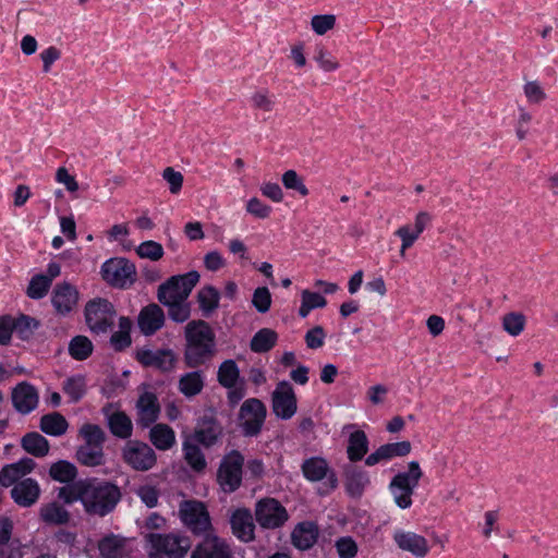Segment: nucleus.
<instances>
[{
	"instance_id": "nucleus-30",
	"label": "nucleus",
	"mask_w": 558,
	"mask_h": 558,
	"mask_svg": "<svg viewBox=\"0 0 558 558\" xmlns=\"http://www.w3.org/2000/svg\"><path fill=\"white\" fill-rule=\"evenodd\" d=\"M110 432L121 439H128L132 436L133 424L129 415L122 411L107 413Z\"/></svg>"
},
{
	"instance_id": "nucleus-1",
	"label": "nucleus",
	"mask_w": 558,
	"mask_h": 558,
	"mask_svg": "<svg viewBox=\"0 0 558 558\" xmlns=\"http://www.w3.org/2000/svg\"><path fill=\"white\" fill-rule=\"evenodd\" d=\"M60 496L68 504L81 501L86 513L90 515L105 517L116 508L121 493L119 487L110 482L90 478L71 485L66 495L63 488Z\"/></svg>"
},
{
	"instance_id": "nucleus-40",
	"label": "nucleus",
	"mask_w": 558,
	"mask_h": 558,
	"mask_svg": "<svg viewBox=\"0 0 558 558\" xmlns=\"http://www.w3.org/2000/svg\"><path fill=\"white\" fill-rule=\"evenodd\" d=\"M93 350V342L86 336H75L69 343V354L76 361L88 359Z\"/></svg>"
},
{
	"instance_id": "nucleus-17",
	"label": "nucleus",
	"mask_w": 558,
	"mask_h": 558,
	"mask_svg": "<svg viewBox=\"0 0 558 558\" xmlns=\"http://www.w3.org/2000/svg\"><path fill=\"white\" fill-rule=\"evenodd\" d=\"M38 402V391L33 385L22 381L13 388L12 403L17 412L28 414L37 408Z\"/></svg>"
},
{
	"instance_id": "nucleus-41",
	"label": "nucleus",
	"mask_w": 558,
	"mask_h": 558,
	"mask_svg": "<svg viewBox=\"0 0 558 558\" xmlns=\"http://www.w3.org/2000/svg\"><path fill=\"white\" fill-rule=\"evenodd\" d=\"M49 474L57 482L69 483L76 477L77 471L74 464L60 460L50 466Z\"/></svg>"
},
{
	"instance_id": "nucleus-39",
	"label": "nucleus",
	"mask_w": 558,
	"mask_h": 558,
	"mask_svg": "<svg viewBox=\"0 0 558 558\" xmlns=\"http://www.w3.org/2000/svg\"><path fill=\"white\" fill-rule=\"evenodd\" d=\"M204 387V378L201 372H191L183 375L179 380V390L185 397L198 395Z\"/></svg>"
},
{
	"instance_id": "nucleus-25",
	"label": "nucleus",
	"mask_w": 558,
	"mask_h": 558,
	"mask_svg": "<svg viewBox=\"0 0 558 558\" xmlns=\"http://www.w3.org/2000/svg\"><path fill=\"white\" fill-rule=\"evenodd\" d=\"M231 527L240 541L247 543L254 539L255 525L248 510H236L231 517Z\"/></svg>"
},
{
	"instance_id": "nucleus-58",
	"label": "nucleus",
	"mask_w": 558,
	"mask_h": 558,
	"mask_svg": "<svg viewBox=\"0 0 558 558\" xmlns=\"http://www.w3.org/2000/svg\"><path fill=\"white\" fill-rule=\"evenodd\" d=\"M305 342L307 348L312 350L319 349L324 345L326 333L320 326H315L314 328L310 329L305 333Z\"/></svg>"
},
{
	"instance_id": "nucleus-36",
	"label": "nucleus",
	"mask_w": 558,
	"mask_h": 558,
	"mask_svg": "<svg viewBox=\"0 0 558 558\" xmlns=\"http://www.w3.org/2000/svg\"><path fill=\"white\" fill-rule=\"evenodd\" d=\"M278 340L276 331L269 328L258 330L252 338L250 347L253 352L264 353L271 350Z\"/></svg>"
},
{
	"instance_id": "nucleus-62",
	"label": "nucleus",
	"mask_w": 558,
	"mask_h": 558,
	"mask_svg": "<svg viewBox=\"0 0 558 558\" xmlns=\"http://www.w3.org/2000/svg\"><path fill=\"white\" fill-rule=\"evenodd\" d=\"M165 305L169 307L170 318L177 323H183L190 317V306L185 301Z\"/></svg>"
},
{
	"instance_id": "nucleus-23",
	"label": "nucleus",
	"mask_w": 558,
	"mask_h": 558,
	"mask_svg": "<svg viewBox=\"0 0 558 558\" xmlns=\"http://www.w3.org/2000/svg\"><path fill=\"white\" fill-rule=\"evenodd\" d=\"M35 468V462L31 458H23L20 461L4 466L0 472V484L9 487L22 481L26 474Z\"/></svg>"
},
{
	"instance_id": "nucleus-32",
	"label": "nucleus",
	"mask_w": 558,
	"mask_h": 558,
	"mask_svg": "<svg viewBox=\"0 0 558 558\" xmlns=\"http://www.w3.org/2000/svg\"><path fill=\"white\" fill-rule=\"evenodd\" d=\"M367 450L368 439L366 434L363 430H355L351 433L347 447L348 459L351 462L360 461L367 453Z\"/></svg>"
},
{
	"instance_id": "nucleus-4",
	"label": "nucleus",
	"mask_w": 558,
	"mask_h": 558,
	"mask_svg": "<svg viewBox=\"0 0 558 558\" xmlns=\"http://www.w3.org/2000/svg\"><path fill=\"white\" fill-rule=\"evenodd\" d=\"M423 471L417 461L408 464V471L399 472L389 484V490L396 505L401 509H408L412 505V495L418 486Z\"/></svg>"
},
{
	"instance_id": "nucleus-21",
	"label": "nucleus",
	"mask_w": 558,
	"mask_h": 558,
	"mask_svg": "<svg viewBox=\"0 0 558 558\" xmlns=\"http://www.w3.org/2000/svg\"><path fill=\"white\" fill-rule=\"evenodd\" d=\"M39 495V485L33 478H25L17 482L11 490L13 500L22 507L34 505L38 500Z\"/></svg>"
},
{
	"instance_id": "nucleus-31",
	"label": "nucleus",
	"mask_w": 558,
	"mask_h": 558,
	"mask_svg": "<svg viewBox=\"0 0 558 558\" xmlns=\"http://www.w3.org/2000/svg\"><path fill=\"white\" fill-rule=\"evenodd\" d=\"M301 469L304 477L311 482L322 481L330 471L327 460L322 457H312L304 460Z\"/></svg>"
},
{
	"instance_id": "nucleus-61",
	"label": "nucleus",
	"mask_w": 558,
	"mask_h": 558,
	"mask_svg": "<svg viewBox=\"0 0 558 558\" xmlns=\"http://www.w3.org/2000/svg\"><path fill=\"white\" fill-rule=\"evenodd\" d=\"M136 495L147 507L154 508L158 504L159 493L151 485H143L136 489Z\"/></svg>"
},
{
	"instance_id": "nucleus-27",
	"label": "nucleus",
	"mask_w": 558,
	"mask_h": 558,
	"mask_svg": "<svg viewBox=\"0 0 558 558\" xmlns=\"http://www.w3.org/2000/svg\"><path fill=\"white\" fill-rule=\"evenodd\" d=\"M317 537V525L308 521L299 523L291 534L293 545L301 550L311 548L316 543Z\"/></svg>"
},
{
	"instance_id": "nucleus-44",
	"label": "nucleus",
	"mask_w": 558,
	"mask_h": 558,
	"mask_svg": "<svg viewBox=\"0 0 558 558\" xmlns=\"http://www.w3.org/2000/svg\"><path fill=\"white\" fill-rule=\"evenodd\" d=\"M63 390L74 402L78 401L86 390V380L82 375L69 377L63 383Z\"/></svg>"
},
{
	"instance_id": "nucleus-52",
	"label": "nucleus",
	"mask_w": 558,
	"mask_h": 558,
	"mask_svg": "<svg viewBox=\"0 0 558 558\" xmlns=\"http://www.w3.org/2000/svg\"><path fill=\"white\" fill-rule=\"evenodd\" d=\"M339 558H354L357 554L359 547L356 542L351 536H342L335 543Z\"/></svg>"
},
{
	"instance_id": "nucleus-57",
	"label": "nucleus",
	"mask_w": 558,
	"mask_h": 558,
	"mask_svg": "<svg viewBox=\"0 0 558 558\" xmlns=\"http://www.w3.org/2000/svg\"><path fill=\"white\" fill-rule=\"evenodd\" d=\"M251 101L254 108L263 111H271L275 107V97L268 92H256L252 95Z\"/></svg>"
},
{
	"instance_id": "nucleus-13",
	"label": "nucleus",
	"mask_w": 558,
	"mask_h": 558,
	"mask_svg": "<svg viewBox=\"0 0 558 558\" xmlns=\"http://www.w3.org/2000/svg\"><path fill=\"white\" fill-rule=\"evenodd\" d=\"M50 300L58 315L68 316L77 307L80 292L72 283L62 281L53 287Z\"/></svg>"
},
{
	"instance_id": "nucleus-59",
	"label": "nucleus",
	"mask_w": 558,
	"mask_h": 558,
	"mask_svg": "<svg viewBox=\"0 0 558 558\" xmlns=\"http://www.w3.org/2000/svg\"><path fill=\"white\" fill-rule=\"evenodd\" d=\"M162 178L168 183L172 194H178L181 191L183 184V175L181 172L168 167L163 170Z\"/></svg>"
},
{
	"instance_id": "nucleus-33",
	"label": "nucleus",
	"mask_w": 558,
	"mask_h": 558,
	"mask_svg": "<svg viewBox=\"0 0 558 558\" xmlns=\"http://www.w3.org/2000/svg\"><path fill=\"white\" fill-rule=\"evenodd\" d=\"M182 450L185 462L196 472H202L206 469L207 462L199 447L187 438L183 441Z\"/></svg>"
},
{
	"instance_id": "nucleus-11",
	"label": "nucleus",
	"mask_w": 558,
	"mask_h": 558,
	"mask_svg": "<svg viewBox=\"0 0 558 558\" xmlns=\"http://www.w3.org/2000/svg\"><path fill=\"white\" fill-rule=\"evenodd\" d=\"M122 458L129 466L136 471H148L157 462L154 449L138 440H130L124 445Z\"/></svg>"
},
{
	"instance_id": "nucleus-46",
	"label": "nucleus",
	"mask_w": 558,
	"mask_h": 558,
	"mask_svg": "<svg viewBox=\"0 0 558 558\" xmlns=\"http://www.w3.org/2000/svg\"><path fill=\"white\" fill-rule=\"evenodd\" d=\"M136 253L141 258H146L156 262L163 256V247L160 243L149 240L142 242L136 247Z\"/></svg>"
},
{
	"instance_id": "nucleus-7",
	"label": "nucleus",
	"mask_w": 558,
	"mask_h": 558,
	"mask_svg": "<svg viewBox=\"0 0 558 558\" xmlns=\"http://www.w3.org/2000/svg\"><path fill=\"white\" fill-rule=\"evenodd\" d=\"M179 518L183 525L195 535H205L211 529L209 513L202 501H182L179 507Z\"/></svg>"
},
{
	"instance_id": "nucleus-2",
	"label": "nucleus",
	"mask_w": 558,
	"mask_h": 558,
	"mask_svg": "<svg viewBox=\"0 0 558 558\" xmlns=\"http://www.w3.org/2000/svg\"><path fill=\"white\" fill-rule=\"evenodd\" d=\"M185 339L184 360L190 367L202 365L215 352V333L204 320L190 322L185 326Z\"/></svg>"
},
{
	"instance_id": "nucleus-5",
	"label": "nucleus",
	"mask_w": 558,
	"mask_h": 558,
	"mask_svg": "<svg viewBox=\"0 0 558 558\" xmlns=\"http://www.w3.org/2000/svg\"><path fill=\"white\" fill-rule=\"evenodd\" d=\"M84 316L92 332L106 333L113 326L117 313L108 300L96 298L86 303Z\"/></svg>"
},
{
	"instance_id": "nucleus-12",
	"label": "nucleus",
	"mask_w": 558,
	"mask_h": 558,
	"mask_svg": "<svg viewBox=\"0 0 558 558\" xmlns=\"http://www.w3.org/2000/svg\"><path fill=\"white\" fill-rule=\"evenodd\" d=\"M275 415L281 420L291 418L298 410V400L292 385L287 380L277 384L271 395Z\"/></svg>"
},
{
	"instance_id": "nucleus-34",
	"label": "nucleus",
	"mask_w": 558,
	"mask_h": 558,
	"mask_svg": "<svg viewBox=\"0 0 558 558\" xmlns=\"http://www.w3.org/2000/svg\"><path fill=\"white\" fill-rule=\"evenodd\" d=\"M68 422L63 415L58 412L46 414L40 420V429L50 436H61L68 429Z\"/></svg>"
},
{
	"instance_id": "nucleus-45",
	"label": "nucleus",
	"mask_w": 558,
	"mask_h": 558,
	"mask_svg": "<svg viewBox=\"0 0 558 558\" xmlns=\"http://www.w3.org/2000/svg\"><path fill=\"white\" fill-rule=\"evenodd\" d=\"M50 286L49 278L41 274L36 275L31 279L26 293L33 300H40L47 294Z\"/></svg>"
},
{
	"instance_id": "nucleus-54",
	"label": "nucleus",
	"mask_w": 558,
	"mask_h": 558,
	"mask_svg": "<svg viewBox=\"0 0 558 558\" xmlns=\"http://www.w3.org/2000/svg\"><path fill=\"white\" fill-rule=\"evenodd\" d=\"M253 306L259 313H266L269 311L271 305V294L266 287L257 288L253 293L252 299Z\"/></svg>"
},
{
	"instance_id": "nucleus-47",
	"label": "nucleus",
	"mask_w": 558,
	"mask_h": 558,
	"mask_svg": "<svg viewBox=\"0 0 558 558\" xmlns=\"http://www.w3.org/2000/svg\"><path fill=\"white\" fill-rule=\"evenodd\" d=\"M525 326V317L521 313H509L502 318V327L510 336H519Z\"/></svg>"
},
{
	"instance_id": "nucleus-15",
	"label": "nucleus",
	"mask_w": 558,
	"mask_h": 558,
	"mask_svg": "<svg viewBox=\"0 0 558 558\" xmlns=\"http://www.w3.org/2000/svg\"><path fill=\"white\" fill-rule=\"evenodd\" d=\"M205 538L192 551L191 558H233L227 542L217 535L205 534Z\"/></svg>"
},
{
	"instance_id": "nucleus-16",
	"label": "nucleus",
	"mask_w": 558,
	"mask_h": 558,
	"mask_svg": "<svg viewBox=\"0 0 558 558\" xmlns=\"http://www.w3.org/2000/svg\"><path fill=\"white\" fill-rule=\"evenodd\" d=\"M160 413L158 398L154 392L144 391L136 401V422L140 426L146 428L153 425Z\"/></svg>"
},
{
	"instance_id": "nucleus-42",
	"label": "nucleus",
	"mask_w": 558,
	"mask_h": 558,
	"mask_svg": "<svg viewBox=\"0 0 558 558\" xmlns=\"http://www.w3.org/2000/svg\"><path fill=\"white\" fill-rule=\"evenodd\" d=\"M219 299L218 290L211 286L202 288L197 293L199 308L206 314L211 313L218 307Z\"/></svg>"
},
{
	"instance_id": "nucleus-28",
	"label": "nucleus",
	"mask_w": 558,
	"mask_h": 558,
	"mask_svg": "<svg viewBox=\"0 0 558 558\" xmlns=\"http://www.w3.org/2000/svg\"><path fill=\"white\" fill-rule=\"evenodd\" d=\"M150 442L161 451L171 449L175 445V433L167 424H155L149 430Z\"/></svg>"
},
{
	"instance_id": "nucleus-9",
	"label": "nucleus",
	"mask_w": 558,
	"mask_h": 558,
	"mask_svg": "<svg viewBox=\"0 0 558 558\" xmlns=\"http://www.w3.org/2000/svg\"><path fill=\"white\" fill-rule=\"evenodd\" d=\"M267 409L257 398L245 400L239 412V425L245 436H257L265 423Z\"/></svg>"
},
{
	"instance_id": "nucleus-26",
	"label": "nucleus",
	"mask_w": 558,
	"mask_h": 558,
	"mask_svg": "<svg viewBox=\"0 0 558 558\" xmlns=\"http://www.w3.org/2000/svg\"><path fill=\"white\" fill-rule=\"evenodd\" d=\"M369 485V476L366 471L356 466H350L344 473V486L351 497H361Z\"/></svg>"
},
{
	"instance_id": "nucleus-53",
	"label": "nucleus",
	"mask_w": 558,
	"mask_h": 558,
	"mask_svg": "<svg viewBox=\"0 0 558 558\" xmlns=\"http://www.w3.org/2000/svg\"><path fill=\"white\" fill-rule=\"evenodd\" d=\"M335 25L336 16L333 14L314 15L311 21L312 29L320 36L332 29Z\"/></svg>"
},
{
	"instance_id": "nucleus-19",
	"label": "nucleus",
	"mask_w": 558,
	"mask_h": 558,
	"mask_svg": "<svg viewBox=\"0 0 558 558\" xmlns=\"http://www.w3.org/2000/svg\"><path fill=\"white\" fill-rule=\"evenodd\" d=\"M393 539L400 549L409 551L415 557L423 558L429 551L427 539L414 532L402 530L397 531L393 534Z\"/></svg>"
},
{
	"instance_id": "nucleus-38",
	"label": "nucleus",
	"mask_w": 558,
	"mask_h": 558,
	"mask_svg": "<svg viewBox=\"0 0 558 558\" xmlns=\"http://www.w3.org/2000/svg\"><path fill=\"white\" fill-rule=\"evenodd\" d=\"M22 447L35 457H44L49 451L48 440L38 433H29L22 438Z\"/></svg>"
},
{
	"instance_id": "nucleus-63",
	"label": "nucleus",
	"mask_w": 558,
	"mask_h": 558,
	"mask_svg": "<svg viewBox=\"0 0 558 558\" xmlns=\"http://www.w3.org/2000/svg\"><path fill=\"white\" fill-rule=\"evenodd\" d=\"M315 60L318 62L319 66L327 72L335 71L339 68V63L333 56L324 48L317 50Z\"/></svg>"
},
{
	"instance_id": "nucleus-64",
	"label": "nucleus",
	"mask_w": 558,
	"mask_h": 558,
	"mask_svg": "<svg viewBox=\"0 0 558 558\" xmlns=\"http://www.w3.org/2000/svg\"><path fill=\"white\" fill-rule=\"evenodd\" d=\"M56 180L58 183L63 184L69 192H76L78 190L77 181L64 167L57 170Z\"/></svg>"
},
{
	"instance_id": "nucleus-3",
	"label": "nucleus",
	"mask_w": 558,
	"mask_h": 558,
	"mask_svg": "<svg viewBox=\"0 0 558 558\" xmlns=\"http://www.w3.org/2000/svg\"><path fill=\"white\" fill-rule=\"evenodd\" d=\"M146 541L153 558H184L191 548L190 538L178 533H151Z\"/></svg>"
},
{
	"instance_id": "nucleus-56",
	"label": "nucleus",
	"mask_w": 558,
	"mask_h": 558,
	"mask_svg": "<svg viewBox=\"0 0 558 558\" xmlns=\"http://www.w3.org/2000/svg\"><path fill=\"white\" fill-rule=\"evenodd\" d=\"M246 211L259 219H266L271 213V207L257 197H252L246 203Z\"/></svg>"
},
{
	"instance_id": "nucleus-37",
	"label": "nucleus",
	"mask_w": 558,
	"mask_h": 558,
	"mask_svg": "<svg viewBox=\"0 0 558 558\" xmlns=\"http://www.w3.org/2000/svg\"><path fill=\"white\" fill-rule=\"evenodd\" d=\"M132 322L129 317L119 318V329L110 337V344L116 351H122L131 345Z\"/></svg>"
},
{
	"instance_id": "nucleus-14",
	"label": "nucleus",
	"mask_w": 558,
	"mask_h": 558,
	"mask_svg": "<svg viewBox=\"0 0 558 558\" xmlns=\"http://www.w3.org/2000/svg\"><path fill=\"white\" fill-rule=\"evenodd\" d=\"M256 521L265 529H276L288 520V512L279 501L272 498L263 499L256 506Z\"/></svg>"
},
{
	"instance_id": "nucleus-43",
	"label": "nucleus",
	"mask_w": 558,
	"mask_h": 558,
	"mask_svg": "<svg viewBox=\"0 0 558 558\" xmlns=\"http://www.w3.org/2000/svg\"><path fill=\"white\" fill-rule=\"evenodd\" d=\"M239 368L234 361H225L218 369V381L226 388H233L239 379Z\"/></svg>"
},
{
	"instance_id": "nucleus-48",
	"label": "nucleus",
	"mask_w": 558,
	"mask_h": 558,
	"mask_svg": "<svg viewBox=\"0 0 558 558\" xmlns=\"http://www.w3.org/2000/svg\"><path fill=\"white\" fill-rule=\"evenodd\" d=\"M282 184L287 190H293L302 196H307L310 191L304 184L303 179L295 170H287L281 178Z\"/></svg>"
},
{
	"instance_id": "nucleus-35",
	"label": "nucleus",
	"mask_w": 558,
	"mask_h": 558,
	"mask_svg": "<svg viewBox=\"0 0 558 558\" xmlns=\"http://www.w3.org/2000/svg\"><path fill=\"white\" fill-rule=\"evenodd\" d=\"M76 459L86 466L101 465L105 461L102 446L84 444L77 449Z\"/></svg>"
},
{
	"instance_id": "nucleus-6",
	"label": "nucleus",
	"mask_w": 558,
	"mask_h": 558,
	"mask_svg": "<svg viewBox=\"0 0 558 558\" xmlns=\"http://www.w3.org/2000/svg\"><path fill=\"white\" fill-rule=\"evenodd\" d=\"M198 281L199 274L195 270L184 275L173 276L159 287L158 300L162 304L184 302Z\"/></svg>"
},
{
	"instance_id": "nucleus-29",
	"label": "nucleus",
	"mask_w": 558,
	"mask_h": 558,
	"mask_svg": "<svg viewBox=\"0 0 558 558\" xmlns=\"http://www.w3.org/2000/svg\"><path fill=\"white\" fill-rule=\"evenodd\" d=\"M39 515L45 523L51 525L66 524L70 520L69 511L57 501L43 505L39 509Z\"/></svg>"
},
{
	"instance_id": "nucleus-50",
	"label": "nucleus",
	"mask_w": 558,
	"mask_h": 558,
	"mask_svg": "<svg viewBox=\"0 0 558 558\" xmlns=\"http://www.w3.org/2000/svg\"><path fill=\"white\" fill-rule=\"evenodd\" d=\"M80 434L84 438L85 445L102 446L105 440L104 432L98 425L84 424L80 429Z\"/></svg>"
},
{
	"instance_id": "nucleus-22",
	"label": "nucleus",
	"mask_w": 558,
	"mask_h": 558,
	"mask_svg": "<svg viewBox=\"0 0 558 558\" xmlns=\"http://www.w3.org/2000/svg\"><path fill=\"white\" fill-rule=\"evenodd\" d=\"M165 322V315L162 310L157 304H150L145 306L138 315V327L141 331L150 336L159 330Z\"/></svg>"
},
{
	"instance_id": "nucleus-51",
	"label": "nucleus",
	"mask_w": 558,
	"mask_h": 558,
	"mask_svg": "<svg viewBox=\"0 0 558 558\" xmlns=\"http://www.w3.org/2000/svg\"><path fill=\"white\" fill-rule=\"evenodd\" d=\"M395 234L401 240L400 255L402 257L405 256L407 250H409L420 236L409 225L398 228Z\"/></svg>"
},
{
	"instance_id": "nucleus-60",
	"label": "nucleus",
	"mask_w": 558,
	"mask_h": 558,
	"mask_svg": "<svg viewBox=\"0 0 558 558\" xmlns=\"http://www.w3.org/2000/svg\"><path fill=\"white\" fill-rule=\"evenodd\" d=\"M524 95L532 104H539L546 98V94L536 81L526 82L523 87Z\"/></svg>"
},
{
	"instance_id": "nucleus-20",
	"label": "nucleus",
	"mask_w": 558,
	"mask_h": 558,
	"mask_svg": "<svg viewBox=\"0 0 558 558\" xmlns=\"http://www.w3.org/2000/svg\"><path fill=\"white\" fill-rule=\"evenodd\" d=\"M137 360L145 366L156 367L163 372L173 368L175 356L171 350H140Z\"/></svg>"
},
{
	"instance_id": "nucleus-49",
	"label": "nucleus",
	"mask_w": 558,
	"mask_h": 558,
	"mask_svg": "<svg viewBox=\"0 0 558 558\" xmlns=\"http://www.w3.org/2000/svg\"><path fill=\"white\" fill-rule=\"evenodd\" d=\"M38 327V322L26 315L14 319V331L21 339H28Z\"/></svg>"
},
{
	"instance_id": "nucleus-24",
	"label": "nucleus",
	"mask_w": 558,
	"mask_h": 558,
	"mask_svg": "<svg viewBox=\"0 0 558 558\" xmlns=\"http://www.w3.org/2000/svg\"><path fill=\"white\" fill-rule=\"evenodd\" d=\"M221 435L220 425L209 416H204L197 424L192 441L199 442L205 447L213 446Z\"/></svg>"
},
{
	"instance_id": "nucleus-10",
	"label": "nucleus",
	"mask_w": 558,
	"mask_h": 558,
	"mask_svg": "<svg viewBox=\"0 0 558 558\" xmlns=\"http://www.w3.org/2000/svg\"><path fill=\"white\" fill-rule=\"evenodd\" d=\"M243 464L244 457L238 450H232L223 457L217 475L218 483L223 492L232 493L240 487Z\"/></svg>"
},
{
	"instance_id": "nucleus-18",
	"label": "nucleus",
	"mask_w": 558,
	"mask_h": 558,
	"mask_svg": "<svg viewBox=\"0 0 558 558\" xmlns=\"http://www.w3.org/2000/svg\"><path fill=\"white\" fill-rule=\"evenodd\" d=\"M101 558H131L132 543L120 535L109 534L98 543Z\"/></svg>"
},
{
	"instance_id": "nucleus-55",
	"label": "nucleus",
	"mask_w": 558,
	"mask_h": 558,
	"mask_svg": "<svg viewBox=\"0 0 558 558\" xmlns=\"http://www.w3.org/2000/svg\"><path fill=\"white\" fill-rule=\"evenodd\" d=\"M385 454L387 456V460H391L397 457H405L411 452L412 446L408 440L391 442L381 446Z\"/></svg>"
},
{
	"instance_id": "nucleus-8",
	"label": "nucleus",
	"mask_w": 558,
	"mask_h": 558,
	"mask_svg": "<svg viewBox=\"0 0 558 558\" xmlns=\"http://www.w3.org/2000/svg\"><path fill=\"white\" fill-rule=\"evenodd\" d=\"M102 279L114 288H129L136 279L135 265L126 258L116 257L101 266Z\"/></svg>"
}]
</instances>
